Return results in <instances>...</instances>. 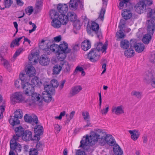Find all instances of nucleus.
Segmentation results:
<instances>
[{
	"label": "nucleus",
	"mask_w": 155,
	"mask_h": 155,
	"mask_svg": "<svg viewBox=\"0 0 155 155\" xmlns=\"http://www.w3.org/2000/svg\"><path fill=\"white\" fill-rule=\"evenodd\" d=\"M113 137L111 135L107 134L103 130L96 129L91 132L90 136L87 135L86 137H83L81 141L79 147L84 150L88 151L90 148L89 145H94L98 142L100 145L104 146Z\"/></svg>",
	"instance_id": "f257e3e1"
},
{
	"label": "nucleus",
	"mask_w": 155,
	"mask_h": 155,
	"mask_svg": "<svg viewBox=\"0 0 155 155\" xmlns=\"http://www.w3.org/2000/svg\"><path fill=\"white\" fill-rule=\"evenodd\" d=\"M51 16L52 20L51 24V25L55 28H59L61 26V24L66 25L68 22V17L66 15L63 16L62 15H59L57 11L52 10L49 13Z\"/></svg>",
	"instance_id": "f03ea898"
},
{
	"label": "nucleus",
	"mask_w": 155,
	"mask_h": 155,
	"mask_svg": "<svg viewBox=\"0 0 155 155\" xmlns=\"http://www.w3.org/2000/svg\"><path fill=\"white\" fill-rule=\"evenodd\" d=\"M131 7L129 0H123L120 2L119 6L120 9H122L123 7L127 8L124 10L122 14L123 18L126 20L130 19L132 15L130 11L127 9V8H130Z\"/></svg>",
	"instance_id": "7ed1b4c3"
},
{
	"label": "nucleus",
	"mask_w": 155,
	"mask_h": 155,
	"mask_svg": "<svg viewBox=\"0 0 155 155\" xmlns=\"http://www.w3.org/2000/svg\"><path fill=\"white\" fill-rule=\"evenodd\" d=\"M31 96L27 99V103L29 105L37 104L40 106L42 104V98L41 96L36 93H33Z\"/></svg>",
	"instance_id": "20e7f679"
},
{
	"label": "nucleus",
	"mask_w": 155,
	"mask_h": 155,
	"mask_svg": "<svg viewBox=\"0 0 155 155\" xmlns=\"http://www.w3.org/2000/svg\"><path fill=\"white\" fill-rule=\"evenodd\" d=\"M10 100L13 104L16 103H27V99H25L22 93L20 92H15L12 94L10 97Z\"/></svg>",
	"instance_id": "39448f33"
},
{
	"label": "nucleus",
	"mask_w": 155,
	"mask_h": 155,
	"mask_svg": "<svg viewBox=\"0 0 155 155\" xmlns=\"http://www.w3.org/2000/svg\"><path fill=\"white\" fill-rule=\"evenodd\" d=\"M23 117L22 112L21 110L18 109L14 113L13 118L9 119V121L12 126L20 124L19 119H21Z\"/></svg>",
	"instance_id": "423d86ee"
},
{
	"label": "nucleus",
	"mask_w": 155,
	"mask_h": 155,
	"mask_svg": "<svg viewBox=\"0 0 155 155\" xmlns=\"http://www.w3.org/2000/svg\"><path fill=\"white\" fill-rule=\"evenodd\" d=\"M22 139L25 141H29L30 140H35L39 141L40 137H37L35 135L33 138L32 137L31 132L29 130L23 131L22 135H21Z\"/></svg>",
	"instance_id": "0eeeda50"
},
{
	"label": "nucleus",
	"mask_w": 155,
	"mask_h": 155,
	"mask_svg": "<svg viewBox=\"0 0 155 155\" xmlns=\"http://www.w3.org/2000/svg\"><path fill=\"white\" fill-rule=\"evenodd\" d=\"M100 57L99 53L95 49H92L88 55V58L90 61L93 62L97 61Z\"/></svg>",
	"instance_id": "6e6552de"
},
{
	"label": "nucleus",
	"mask_w": 155,
	"mask_h": 155,
	"mask_svg": "<svg viewBox=\"0 0 155 155\" xmlns=\"http://www.w3.org/2000/svg\"><path fill=\"white\" fill-rule=\"evenodd\" d=\"M24 119L25 122L31 123L32 124L38 123V119L37 117L35 115H32V116L28 114L25 115Z\"/></svg>",
	"instance_id": "1a4fd4ad"
},
{
	"label": "nucleus",
	"mask_w": 155,
	"mask_h": 155,
	"mask_svg": "<svg viewBox=\"0 0 155 155\" xmlns=\"http://www.w3.org/2000/svg\"><path fill=\"white\" fill-rule=\"evenodd\" d=\"M151 19L148 20L147 21V31L151 35H153L155 31V23L154 21Z\"/></svg>",
	"instance_id": "9d476101"
},
{
	"label": "nucleus",
	"mask_w": 155,
	"mask_h": 155,
	"mask_svg": "<svg viewBox=\"0 0 155 155\" xmlns=\"http://www.w3.org/2000/svg\"><path fill=\"white\" fill-rule=\"evenodd\" d=\"M146 8L145 4L141 1H140L135 6L136 11L139 14L143 13L145 10Z\"/></svg>",
	"instance_id": "9b49d317"
},
{
	"label": "nucleus",
	"mask_w": 155,
	"mask_h": 155,
	"mask_svg": "<svg viewBox=\"0 0 155 155\" xmlns=\"http://www.w3.org/2000/svg\"><path fill=\"white\" fill-rule=\"evenodd\" d=\"M82 89L80 85L73 87L70 90L68 94L69 97H72L78 94Z\"/></svg>",
	"instance_id": "f8f14e48"
},
{
	"label": "nucleus",
	"mask_w": 155,
	"mask_h": 155,
	"mask_svg": "<svg viewBox=\"0 0 155 155\" xmlns=\"http://www.w3.org/2000/svg\"><path fill=\"white\" fill-rule=\"evenodd\" d=\"M24 87L22 86V88L25 89V94L28 96H30L35 91L34 86L33 84H28L24 85Z\"/></svg>",
	"instance_id": "ddd939ff"
},
{
	"label": "nucleus",
	"mask_w": 155,
	"mask_h": 155,
	"mask_svg": "<svg viewBox=\"0 0 155 155\" xmlns=\"http://www.w3.org/2000/svg\"><path fill=\"white\" fill-rule=\"evenodd\" d=\"M133 47H134L135 51L138 52L140 53L143 51L145 48L144 44L141 42H135L134 41L131 42Z\"/></svg>",
	"instance_id": "4468645a"
},
{
	"label": "nucleus",
	"mask_w": 155,
	"mask_h": 155,
	"mask_svg": "<svg viewBox=\"0 0 155 155\" xmlns=\"http://www.w3.org/2000/svg\"><path fill=\"white\" fill-rule=\"evenodd\" d=\"M19 78L22 82V86L26 85L28 84V81L30 78L26 74L23 73H21L19 75Z\"/></svg>",
	"instance_id": "2eb2a0df"
},
{
	"label": "nucleus",
	"mask_w": 155,
	"mask_h": 155,
	"mask_svg": "<svg viewBox=\"0 0 155 155\" xmlns=\"http://www.w3.org/2000/svg\"><path fill=\"white\" fill-rule=\"evenodd\" d=\"M124 107L122 105L113 107L112 109V112L115 114L118 115L124 113Z\"/></svg>",
	"instance_id": "dca6fc26"
},
{
	"label": "nucleus",
	"mask_w": 155,
	"mask_h": 155,
	"mask_svg": "<svg viewBox=\"0 0 155 155\" xmlns=\"http://www.w3.org/2000/svg\"><path fill=\"white\" fill-rule=\"evenodd\" d=\"M154 78L153 74L151 71H147L144 74L143 80L145 82L148 83L153 79Z\"/></svg>",
	"instance_id": "f3484780"
},
{
	"label": "nucleus",
	"mask_w": 155,
	"mask_h": 155,
	"mask_svg": "<svg viewBox=\"0 0 155 155\" xmlns=\"http://www.w3.org/2000/svg\"><path fill=\"white\" fill-rule=\"evenodd\" d=\"M132 40L130 41V47L124 51V55L128 58H130L134 55V51L133 49V46L131 42Z\"/></svg>",
	"instance_id": "a211bd4d"
},
{
	"label": "nucleus",
	"mask_w": 155,
	"mask_h": 155,
	"mask_svg": "<svg viewBox=\"0 0 155 155\" xmlns=\"http://www.w3.org/2000/svg\"><path fill=\"white\" fill-rule=\"evenodd\" d=\"M57 8L58 12L61 13L60 15H62L63 16L66 15L64 14L66 13L68 9V5L66 4L62 5L61 4H58Z\"/></svg>",
	"instance_id": "6ab92c4d"
},
{
	"label": "nucleus",
	"mask_w": 155,
	"mask_h": 155,
	"mask_svg": "<svg viewBox=\"0 0 155 155\" xmlns=\"http://www.w3.org/2000/svg\"><path fill=\"white\" fill-rule=\"evenodd\" d=\"M39 58V54L38 52L36 51L34 52H32L31 54L28 57V59L30 63H32V62L35 63L37 62V61Z\"/></svg>",
	"instance_id": "aec40b11"
},
{
	"label": "nucleus",
	"mask_w": 155,
	"mask_h": 155,
	"mask_svg": "<svg viewBox=\"0 0 155 155\" xmlns=\"http://www.w3.org/2000/svg\"><path fill=\"white\" fill-rule=\"evenodd\" d=\"M80 3L81 2L79 0H71L68 5L71 9L75 10L77 9L78 4Z\"/></svg>",
	"instance_id": "412c9836"
},
{
	"label": "nucleus",
	"mask_w": 155,
	"mask_h": 155,
	"mask_svg": "<svg viewBox=\"0 0 155 155\" xmlns=\"http://www.w3.org/2000/svg\"><path fill=\"white\" fill-rule=\"evenodd\" d=\"M10 147L11 149L15 150L16 149L18 151L20 152L21 150V146L14 140H11L10 141Z\"/></svg>",
	"instance_id": "4be33fe9"
},
{
	"label": "nucleus",
	"mask_w": 155,
	"mask_h": 155,
	"mask_svg": "<svg viewBox=\"0 0 155 155\" xmlns=\"http://www.w3.org/2000/svg\"><path fill=\"white\" fill-rule=\"evenodd\" d=\"M64 72L66 74H69L70 71V66L68 63L66 61H61L60 63Z\"/></svg>",
	"instance_id": "5701e85b"
},
{
	"label": "nucleus",
	"mask_w": 155,
	"mask_h": 155,
	"mask_svg": "<svg viewBox=\"0 0 155 155\" xmlns=\"http://www.w3.org/2000/svg\"><path fill=\"white\" fill-rule=\"evenodd\" d=\"M27 74L30 78L35 76L36 75V70L32 66H30L25 70Z\"/></svg>",
	"instance_id": "b1692460"
},
{
	"label": "nucleus",
	"mask_w": 155,
	"mask_h": 155,
	"mask_svg": "<svg viewBox=\"0 0 155 155\" xmlns=\"http://www.w3.org/2000/svg\"><path fill=\"white\" fill-rule=\"evenodd\" d=\"M43 128L42 126L39 125H36L34 128V131L35 135L37 137H39L43 134Z\"/></svg>",
	"instance_id": "393cba45"
},
{
	"label": "nucleus",
	"mask_w": 155,
	"mask_h": 155,
	"mask_svg": "<svg viewBox=\"0 0 155 155\" xmlns=\"http://www.w3.org/2000/svg\"><path fill=\"white\" fill-rule=\"evenodd\" d=\"M128 132L131 135V138L134 141L138 138L140 134L138 131L136 130H129Z\"/></svg>",
	"instance_id": "a878e982"
},
{
	"label": "nucleus",
	"mask_w": 155,
	"mask_h": 155,
	"mask_svg": "<svg viewBox=\"0 0 155 155\" xmlns=\"http://www.w3.org/2000/svg\"><path fill=\"white\" fill-rule=\"evenodd\" d=\"M91 43L89 40H85L81 43L82 49L85 51L88 50L91 48Z\"/></svg>",
	"instance_id": "bb28decb"
},
{
	"label": "nucleus",
	"mask_w": 155,
	"mask_h": 155,
	"mask_svg": "<svg viewBox=\"0 0 155 155\" xmlns=\"http://www.w3.org/2000/svg\"><path fill=\"white\" fill-rule=\"evenodd\" d=\"M50 62V59L46 56L42 55L40 58L39 63L41 64L43 66L48 65Z\"/></svg>",
	"instance_id": "cd10ccee"
},
{
	"label": "nucleus",
	"mask_w": 155,
	"mask_h": 155,
	"mask_svg": "<svg viewBox=\"0 0 155 155\" xmlns=\"http://www.w3.org/2000/svg\"><path fill=\"white\" fill-rule=\"evenodd\" d=\"M49 93L47 92H44L42 93V95L41 96V98L45 102H50L52 99V97L51 95L48 94Z\"/></svg>",
	"instance_id": "c85d7f7f"
},
{
	"label": "nucleus",
	"mask_w": 155,
	"mask_h": 155,
	"mask_svg": "<svg viewBox=\"0 0 155 155\" xmlns=\"http://www.w3.org/2000/svg\"><path fill=\"white\" fill-rule=\"evenodd\" d=\"M113 151L116 155H122L123 154L122 150L117 144L113 146Z\"/></svg>",
	"instance_id": "c756f323"
},
{
	"label": "nucleus",
	"mask_w": 155,
	"mask_h": 155,
	"mask_svg": "<svg viewBox=\"0 0 155 155\" xmlns=\"http://www.w3.org/2000/svg\"><path fill=\"white\" fill-rule=\"evenodd\" d=\"M147 18H150L153 20H155V9H152L150 8L148 9V12L147 15Z\"/></svg>",
	"instance_id": "7c9ffc66"
},
{
	"label": "nucleus",
	"mask_w": 155,
	"mask_h": 155,
	"mask_svg": "<svg viewBox=\"0 0 155 155\" xmlns=\"http://www.w3.org/2000/svg\"><path fill=\"white\" fill-rule=\"evenodd\" d=\"M59 48L61 50L60 51L69 53L70 51L68 49V45L67 43L65 42H63V43H61L59 45Z\"/></svg>",
	"instance_id": "2f4dec72"
},
{
	"label": "nucleus",
	"mask_w": 155,
	"mask_h": 155,
	"mask_svg": "<svg viewBox=\"0 0 155 155\" xmlns=\"http://www.w3.org/2000/svg\"><path fill=\"white\" fill-rule=\"evenodd\" d=\"M153 35H151L149 33L145 34L143 37L142 41L143 43L145 44H149L151 39V36Z\"/></svg>",
	"instance_id": "473e14b6"
},
{
	"label": "nucleus",
	"mask_w": 155,
	"mask_h": 155,
	"mask_svg": "<svg viewBox=\"0 0 155 155\" xmlns=\"http://www.w3.org/2000/svg\"><path fill=\"white\" fill-rule=\"evenodd\" d=\"M120 47L124 49H127L129 46L130 47V43L127 40L121 41L120 44Z\"/></svg>",
	"instance_id": "72a5a7b5"
},
{
	"label": "nucleus",
	"mask_w": 155,
	"mask_h": 155,
	"mask_svg": "<svg viewBox=\"0 0 155 155\" xmlns=\"http://www.w3.org/2000/svg\"><path fill=\"white\" fill-rule=\"evenodd\" d=\"M45 42V40H42L41 42L39 44L40 48L41 49L44 51L47 54H49L51 53L50 51L49 48L48 47L47 48H45L44 47V46H45V45H44Z\"/></svg>",
	"instance_id": "f704fd0d"
},
{
	"label": "nucleus",
	"mask_w": 155,
	"mask_h": 155,
	"mask_svg": "<svg viewBox=\"0 0 155 155\" xmlns=\"http://www.w3.org/2000/svg\"><path fill=\"white\" fill-rule=\"evenodd\" d=\"M62 67L61 65L56 64L54 66L53 68V74H58L61 70Z\"/></svg>",
	"instance_id": "c9c22d12"
},
{
	"label": "nucleus",
	"mask_w": 155,
	"mask_h": 155,
	"mask_svg": "<svg viewBox=\"0 0 155 155\" xmlns=\"http://www.w3.org/2000/svg\"><path fill=\"white\" fill-rule=\"evenodd\" d=\"M45 90L47 93L53 94L55 92L54 87L50 85H46L44 87Z\"/></svg>",
	"instance_id": "e433bc0d"
},
{
	"label": "nucleus",
	"mask_w": 155,
	"mask_h": 155,
	"mask_svg": "<svg viewBox=\"0 0 155 155\" xmlns=\"http://www.w3.org/2000/svg\"><path fill=\"white\" fill-rule=\"evenodd\" d=\"M0 60L2 62V63L4 67L6 68L8 71L10 72L11 71V69L10 65L8 61L4 59L3 58H1Z\"/></svg>",
	"instance_id": "4c0bfd02"
},
{
	"label": "nucleus",
	"mask_w": 155,
	"mask_h": 155,
	"mask_svg": "<svg viewBox=\"0 0 155 155\" xmlns=\"http://www.w3.org/2000/svg\"><path fill=\"white\" fill-rule=\"evenodd\" d=\"M68 17V20H70L71 21H74L76 20L77 19V17L76 14L74 12H68L67 15H66Z\"/></svg>",
	"instance_id": "58836bf2"
},
{
	"label": "nucleus",
	"mask_w": 155,
	"mask_h": 155,
	"mask_svg": "<svg viewBox=\"0 0 155 155\" xmlns=\"http://www.w3.org/2000/svg\"><path fill=\"white\" fill-rule=\"evenodd\" d=\"M43 0H36L35 4V9L37 11H40L42 6Z\"/></svg>",
	"instance_id": "ea45409f"
},
{
	"label": "nucleus",
	"mask_w": 155,
	"mask_h": 155,
	"mask_svg": "<svg viewBox=\"0 0 155 155\" xmlns=\"http://www.w3.org/2000/svg\"><path fill=\"white\" fill-rule=\"evenodd\" d=\"M31 84L34 87L35 86H39L41 84V82L39 81L38 78L37 77H34L31 80Z\"/></svg>",
	"instance_id": "a19ab883"
},
{
	"label": "nucleus",
	"mask_w": 155,
	"mask_h": 155,
	"mask_svg": "<svg viewBox=\"0 0 155 155\" xmlns=\"http://www.w3.org/2000/svg\"><path fill=\"white\" fill-rule=\"evenodd\" d=\"M22 38V37L13 40L11 43V48H13L15 46H18L19 45V42Z\"/></svg>",
	"instance_id": "79ce46f5"
},
{
	"label": "nucleus",
	"mask_w": 155,
	"mask_h": 155,
	"mask_svg": "<svg viewBox=\"0 0 155 155\" xmlns=\"http://www.w3.org/2000/svg\"><path fill=\"white\" fill-rule=\"evenodd\" d=\"M142 92L136 91H133L131 93L132 96H134L139 99H140L142 97Z\"/></svg>",
	"instance_id": "37998d69"
},
{
	"label": "nucleus",
	"mask_w": 155,
	"mask_h": 155,
	"mask_svg": "<svg viewBox=\"0 0 155 155\" xmlns=\"http://www.w3.org/2000/svg\"><path fill=\"white\" fill-rule=\"evenodd\" d=\"M58 56L57 58L59 60L61 61H63L66 57V53H67L60 51V52H58Z\"/></svg>",
	"instance_id": "c03bdc74"
},
{
	"label": "nucleus",
	"mask_w": 155,
	"mask_h": 155,
	"mask_svg": "<svg viewBox=\"0 0 155 155\" xmlns=\"http://www.w3.org/2000/svg\"><path fill=\"white\" fill-rule=\"evenodd\" d=\"M91 28L92 31H95L97 33L99 29V25L95 22H93L91 24Z\"/></svg>",
	"instance_id": "a18cd8bd"
},
{
	"label": "nucleus",
	"mask_w": 155,
	"mask_h": 155,
	"mask_svg": "<svg viewBox=\"0 0 155 155\" xmlns=\"http://www.w3.org/2000/svg\"><path fill=\"white\" fill-rule=\"evenodd\" d=\"M50 51H52L53 52H55L56 51L58 52V50L59 49V45L53 44L50 46V48H49Z\"/></svg>",
	"instance_id": "49530a36"
},
{
	"label": "nucleus",
	"mask_w": 155,
	"mask_h": 155,
	"mask_svg": "<svg viewBox=\"0 0 155 155\" xmlns=\"http://www.w3.org/2000/svg\"><path fill=\"white\" fill-rule=\"evenodd\" d=\"M15 131L16 133V135L18 136H21L22 135L23 130V128L21 127H16L15 129Z\"/></svg>",
	"instance_id": "de8ad7c7"
},
{
	"label": "nucleus",
	"mask_w": 155,
	"mask_h": 155,
	"mask_svg": "<svg viewBox=\"0 0 155 155\" xmlns=\"http://www.w3.org/2000/svg\"><path fill=\"white\" fill-rule=\"evenodd\" d=\"M13 3L12 0H4L3 4L5 8H9Z\"/></svg>",
	"instance_id": "09e8293b"
},
{
	"label": "nucleus",
	"mask_w": 155,
	"mask_h": 155,
	"mask_svg": "<svg viewBox=\"0 0 155 155\" xmlns=\"http://www.w3.org/2000/svg\"><path fill=\"white\" fill-rule=\"evenodd\" d=\"M73 22L74 28L76 30L80 29L81 26L80 21L78 20H76Z\"/></svg>",
	"instance_id": "8fccbe9b"
},
{
	"label": "nucleus",
	"mask_w": 155,
	"mask_h": 155,
	"mask_svg": "<svg viewBox=\"0 0 155 155\" xmlns=\"http://www.w3.org/2000/svg\"><path fill=\"white\" fill-rule=\"evenodd\" d=\"M123 31H120V30L117 31L116 33V36L118 39H121L124 38L125 35Z\"/></svg>",
	"instance_id": "3c124183"
},
{
	"label": "nucleus",
	"mask_w": 155,
	"mask_h": 155,
	"mask_svg": "<svg viewBox=\"0 0 155 155\" xmlns=\"http://www.w3.org/2000/svg\"><path fill=\"white\" fill-rule=\"evenodd\" d=\"M82 114L85 121L90 120V116L88 112L87 111L82 112Z\"/></svg>",
	"instance_id": "603ef678"
},
{
	"label": "nucleus",
	"mask_w": 155,
	"mask_h": 155,
	"mask_svg": "<svg viewBox=\"0 0 155 155\" xmlns=\"http://www.w3.org/2000/svg\"><path fill=\"white\" fill-rule=\"evenodd\" d=\"M106 144L110 146H113L117 143H116V141L114 138V137H113L111 139H110Z\"/></svg>",
	"instance_id": "864d4df0"
},
{
	"label": "nucleus",
	"mask_w": 155,
	"mask_h": 155,
	"mask_svg": "<svg viewBox=\"0 0 155 155\" xmlns=\"http://www.w3.org/2000/svg\"><path fill=\"white\" fill-rule=\"evenodd\" d=\"M102 44L101 42H99L98 43H97L95 45L96 48H94L97 50V51L99 53L100 51H101V48H102Z\"/></svg>",
	"instance_id": "5fc2aeb1"
},
{
	"label": "nucleus",
	"mask_w": 155,
	"mask_h": 155,
	"mask_svg": "<svg viewBox=\"0 0 155 155\" xmlns=\"http://www.w3.org/2000/svg\"><path fill=\"white\" fill-rule=\"evenodd\" d=\"M7 51V50L6 48H5L4 47H2L1 48L0 51V59L1 58H3V57L5 55Z\"/></svg>",
	"instance_id": "6e6d98bb"
},
{
	"label": "nucleus",
	"mask_w": 155,
	"mask_h": 155,
	"mask_svg": "<svg viewBox=\"0 0 155 155\" xmlns=\"http://www.w3.org/2000/svg\"><path fill=\"white\" fill-rule=\"evenodd\" d=\"M51 84L52 87H57L58 86V81L55 79H53L51 81Z\"/></svg>",
	"instance_id": "4d7b16f0"
},
{
	"label": "nucleus",
	"mask_w": 155,
	"mask_h": 155,
	"mask_svg": "<svg viewBox=\"0 0 155 155\" xmlns=\"http://www.w3.org/2000/svg\"><path fill=\"white\" fill-rule=\"evenodd\" d=\"M124 26L125 25H123V24H121L120 23L119 25V27L120 28V31H123L124 32H129L130 30V29L129 28L127 29V30L126 31L124 29Z\"/></svg>",
	"instance_id": "13d9d810"
},
{
	"label": "nucleus",
	"mask_w": 155,
	"mask_h": 155,
	"mask_svg": "<svg viewBox=\"0 0 155 155\" xmlns=\"http://www.w3.org/2000/svg\"><path fill=\"white\" fill-rule=\"evenodd\" d=\"M33 11V7L32 6H29L25 9V11L26 13H29V15H31Z\"/></svg>",
	"instance_id": "bf43d9fd"
},
{
	"label": "nucleus",
	"mask_w": 155,
	"mask_h": 155,
	"mask_svg": "<svg viewBox=\"0 0 155 155\" xmlns=\"http://www.w3.org/2000/svg\"><path fill=\"white\" fill-rule=\"evenodd\" d=\"M105 10L104 8H102L100 12L99 18L101 19L102 20L104 18V16L105 14Z\"/></svg>",
	"instance_id": "052dcab7"
},
{
	"label": "nucleus",
	"mask_w": 155,
	"mask_h": 155,
	"mask_svg": "<svg viewBox=\"0 0 155 155\" xmlns=\"http://www.w3.org/2000/svg\"><path fill=\"white\" fill-rule=\"evenodd\" d=\"M107 107L105 108H103L101 109V113L102 114L106 115L108 111L109 107L108 105L107 106Z\"/></svg>",
	"instance_id": "680f3d73"
},
{
	"label": "nucleus",
	"mask_w": 155,
	"mask_h": 155,
	"mask_svg": "<svg viewBox=\"0 0 155 155\" xmlns=\"http://www.w3.org/2000/svg\"><path fill=\"white\" fill-rule=\"evenodd\" d=\"M22 50L23 49L21 48L17 50L14 55L13 58L15 59L17 56L20 54Z\"/></svg>",
	"instance_id": "e2e57ef3"
},
{
	"label": "nucleus",
	"mask_w": 155,
	"mask_h": 155,
	"mask_svg": "<svg viewBox=\"0 0 155 155\" xmlns=\"http://www.w3.org/2000/svg\"><path fill=\"white\" fill-rule=\"evenodd\" d=\"M15 86L18 88H19L21 85L22 86V82L20 80H16L15 82Z\"/></svg>",
	"instance_id": "0e129e2a"
},
{
	"label": "nucleus",
	"mask_w": 155,
	"mask_h": 155,
	"mask_svg": "<svg viewBox=\"0 0 155 155\" xmlns=\"http://www.w3.org/2000/svg\"><path fill=\"white\" fill-rule=\"evenodd\" d=\"M4 111V107L3 106H1L0 107V119L3 117V113Z\"/></svg>",
	"instance_id": "69168bd1"
},
{
	"label": "nucleus",
	"mask_w": 155,
	"mask_h": 155,
	"mask_svg": "<svg viewBox=\"0 0 155 155\" xmlns=\"http://www.w3.org/2000/svg\"><path fill=\"white\" fill-rule=\"evenodd\" d=\"M42 146L43 144L42 143L39 142L37 143L36 146V147L38 150H42Z\"/></svg>",
	"instance_id": "338daca9"
},
{
	"label": "nucleus",
	"mask_w": 155,
	"mask_h": 155,
	"mask_svg": "<svg viewBox=\"0 0 155 155\" xmlns=\"http://www.w3.org/2000/svg\"><path fill=\"white\" fill-rule=\"evenodd\" d=\"M29 155H38V151L36 149L31 150L29 152Z\"/></svg>",
	"instance_id": "774afa93"
}]
</instances>
